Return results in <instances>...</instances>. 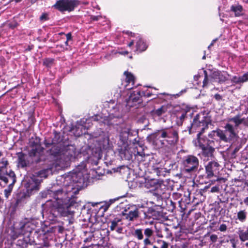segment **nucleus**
Listing matches in <instances>:
<instances>
[{
    "label": "nucleus",
    "instance_id": "23",
    "mask_svg": "<svg viewBox=\"0 0 248 248\" xmlns=\"http://www.w3.org/2000/svg\"><path fill=\"white\" fill-rule=\"evenodd\" d=\"M31 223L29 222H21L19 224V227L17 230L18 233L20 234H24L27 232H32V228L30 226Z\"/></svg>",
    "mask_w": 248,
    "mask_h": 248
},
{
    "label": "nucleus",
    "instance_id": "14",
    "mask_svg": "<svg viewBox=\"0 0 248 248\" xmlns=\"http://www.w3.org/2000/svg\"><path fill=\"white\" fill-rule=\"evenodd\" d=\"M78 152L74 146H68L66 148L63 147L62 159L64 162L74 161L78 155Z\"/></svg>",
    "mask_w": 248,
    "mask_h": 248
},
{
    "label": "nucleus",
    "instance_id": "43",
    "mask_svg": "<svg viewBox=\"0 0 248 248\" xmlns=\"http://www.w3.org/2000/svg\"><path fill=\"white\" fill-rule=\"evenodd\" d=\"M203 191L208 192L218 193L219 191V187L218 186H215L211 188L209 186H205Z\"/></svg>",
    "mask_w": 248,
    "mask_h": 248
},
{
    "label": "nucleus",
    "instance_id": "15",
    "mask_svg": "<svg viewBox=\"0 0 248 248\" xmlns=\"http://www.w3.org/2000/svg\"><path fill=\"white\" fill-rule=\"evenodd\" d=\"M126 106L129 108L133 107L137 104H140L142 102L141 91H133L128 98L126 99Z\"/></svg>",
    "mask_w": 248,
    "mask_h": 248
},
{
    "label": "nucleus",
    "instance_id": "34",
    "mask_svg": "<svg viewBox=\"0 0 248 248\" xmlns=\"http://www.w3.org/2000/svg\"><path fill=\"white\" fill-rule=\"evenodd\" d=\"M29 237H25L19 239L16 242V245L20 247V248H27L29 245H31L29 241Z\"/></svg>",
    "mask_w": 248,
    "mask_h": 248
},
{
    "label": "nucleus",
    "instance_id": "47",
    "mask_svg": "<svg viewBox=\"0 0 248 248\" xmlns=\"http://www.w3.org/2000/svg\"><path fill=\"white\" fill-rule=\"evenodd\" d=\"M115 201V200H110L108 202H105L103 205H101L100 207V208H103L104 210L105 211L108 209L110 205Z\"/></svg>",
    "mask_w": 248,
    "mask_h": 248
},
{
    "label": "nucleus",
    "instance_id": "4",
    "mask_svg": "<svg viewBox=\"0 0 248 248\" xmlns=\"http://www.w3.org/2000/svg\"><path fill=\"white\" fill-rule=\"evenodd\" d=\"M2 155L1 152H0V157ZM8 165V162L5 157L1 158L0 161V180L3 181L6 184L9 182L11 183L9 187L13 186L16 182V177L15 172L10 170L9 172L7 170V166Z\"/></svg>",
    "mask_w": 248,
    "mask_h": 248
},
{
    "label": "nucleus",
    "instance_id": "45",
    "mask_svg": "<svg viewBox=\"0 0 248 248\" xmlns=\"http://www.w3.org/2000/svg\"><path fill=\"white\" fill-rule=\"evenodd\" d=\"M54 62V59L52 58H46L44 60L43 64L46 67H50Z\"/></svg>",
    "mask_w": 248,
    "mask_h": 248
},
{
    "label": "nucleus",
    "instance_id": "12",
    "mask_svg": "<svg viewBox=\"0 0 248 248\" xmlns=\"http://www.w3.org/2000/svg\"><path fill=\"white\" fill-rule=\"evenodd\" d=\"M205 168L206 178L211 179L218 176L220 166L217 161L212 160L208 162L205 166Z\"/></svg>",
    "mask_w": 248,
    "mask_h": 248
},
{
    "label": "nucleus",
    "instance_id": "61",
    "mask_svg": "<svg viewBox=\"0 0 248 248\" xmlns=\"http://www.w3.org/2000/svg\"><path fill=\"white\" fill-rule=\"evenodd\" d=\"M244 118V121L242 123V124L246 126H248V119H246L245 118Z\"/></svg>",
    "mask_w": 248,
    "mask_h": 248
},
{
    "label": "nucleus",
    "instance_id": "58",
    "mask_svg": "<svg viewBox=\"0 0 248 248\" xmlns=\"http://www.w3.org/2000/svg\"><path fill=\"white\" fill-rule=\"evenodd\" d=\"M214 98L217 100V101H220L222 99V96L219 94V93H216L214 95Z\"/></svg>",
    "mask_w": 248,
    "mask_h": 248
},
{
    "label": "nucleus",
    "instance_id": "57",
    "mask_svg": "<svg viewBox=\"0 0 248 248\" xmlns=\"http://www.w3.org/2000/svg\"><path fill=\"white\" fill-rule=\"evenodd\" d=\"M101 18L100 16H91L90 19L92 21H98Z\"/></svg>",
    "mask_w": 248,
    "mask_h": 248
},
{
    "label": "nucleus",
    "instance_id": "2",
    "mask_svg": "<svg viewBox=\"0 0 248 248\" xmlns=\"http://www.w3.org/2000/svg\"><path fill=\"white\" fill-rule=\"evenodd\" d=\"M149 142L157 148L176 145L179 140L178 129L172 126L156 130L147 137Z\"/></svg>",
    "mask_w": 248,
    "mask_h": 248
},
{
    "label": "nucleus",
    "instance_id": "24",
    "mask_svg": "<svg viewBox=\"0 0 248 248\" xmlns=\"http://www.w3.org/2000/svg\"><path fill=\"white\" fill-rule=\"evenodd\" d=\"M18 157V162L21 168H25L29 166L30 161L26 159V155L22 152H18L16 154Z\"/></svg>",
    "mask_w": 248,
    "mask_h": 248
},
{
    "label": "nucleus",
    "instance_id": "56",
    "mask_svg": "<svg viewBox=\"0 0 248 248\" xmlns=\"http://www.w3.org/2000/svg\"><path fill=\"white\" fill-rule=\"evenodd\" d=\"M227 227L225 224H222L220 225L219 230L221 232H225L227 230Z\"/></svg>",
    "mask_w": 248,
    "mask_h": 248
},
{
    "label": "nucleus",
    "instance_id": "59",
    "mask_svg": "<svg viewBox=\"0 0 248 248\" xmlns=\"http://www.w3.org/2000/svg\"><path fill=\"white\" fill-rule=\"evenodd\" d=\"M65 35H66V40H67V41L72 40V36L71 32H68Z\"/></svg>",
    "mask_w": 248,
    "mask_h": 248
},
{
    "label": "nucleus",
    "instance_id": "27",
    "mask_svg": "<svg viewBox=\"0 0 248 248\" xmlns=\"http://www.w3.org/2000/svg\"><path fill=\"white\" fill-rule=\"evenodd\" d=\"M168 107L163 105L157 109H154L151 112V115L154 117H160L167 112Z\"/></svg>",
    "mask_w": 248,
    "mask_h": 248
},
{
    "label": "nucleus",
    "instance_id": "49",
    "mask_svg": "<svg viewBox=\"0 0 248 248\" xmlns=\"http://www.w3.org/2000/svg\"><path fill=\"white\" fill-rule=\"evenodd\" d=\"M141 94L142 95V97L144 96L146 97H150L153 95V94L148 90L141 92Z\"/></svg>",
    "mask_w": 248,
    "mask_h": 248
},
{
    "label": "nucleus",
    "instance_id": "46",
    "mask_svg": "<svg viewBox=\"0 0 248 248\" xmlns=\"http://www.w3.org/2000/svg\"><path fill=\"white\" fill-rule=\"evenodd\" d=\"M156 243L158 245H161L160 248H169V243L164 240H162L161 239H158V240H157Z\"/></svg>",
    "mask_w": 248,
    "mask_h": 248
},
{
    "label": "nucleus",
    "instance_id": "21",
    "mask_svg": "<svg viewBox=\"0 0 248 248\" xmlns=\"http://www.w3.org/2000/svg\"><path fill=\"white\" fill-rule=\"evenodd\" d=\"M163 186V181H159L157 179H152L145 181L144 186L147 188H154L155 190L157 186Z\"/></svg>",
    "mask_w": 248,
    "mask_h": 248
},
{
    "label": "nucleus",
    "instance_id": "10",
    "mask_svg": "<svg viewBox=\"0 0 248 248\" xmlns=\"http://www.w3.org/2000/svg\"><path fill=\"white\" fill-rule=\"evenodd\" d=\"M145 235V239L143 240V244L145 246L150 245L152 242L150 238L154 235V231L152 228H147L144 230L140 228H137L134 230L133 232V235L138 240H141L143 239V234Z\"/></svg>",
    "mask_w": 248,
    "mask_h": 248
},
{
    "label": "nucleus",
    "instance_id": "30",
    "mask_svg": "<svg viewBox=\"0 0 248 248\" xmlns=\"http://www.w3.org/2000/svg\"><path fill=\"white\" fill-rule=\"evenodd\" d=\"M243 11V8L240 4L232 5L230 8V11L233 12L236 17L242 16Z\"/></svg>",
    "mask_w": 248,
    "mask_h": 248
},
{
    "label": "nucleus",
    "instance_id": "28",
    "mask_svg": "<svg viewBox=\"0 0 248 248\" xmlns=\"http://www.w3.org/2000/svg\"><path fill=\"white\" fill-rule=\"evenodd\" d=\"M136 46V51L139 52H142L145 51L148 47V45L146 42L140 37H139L138 40L137 41Z\"/></svg>",
    "mask_w": 248,
    "mask_h": 248
},
{
    "label": "nucleus",
    "instance_id": "37",
    "mask_svg": "<svg viewBox=\"0 0 248 248\" xmlns=\"http://www.w3.org/2000/svg\"><path fill=\"white\" fill-rule=\"evenodd\" d=\"M44 144L46 148H48L51 147V146L57 145V143L53 136L49 137H46L44 140Z\"/></svg>",
    "mask_w": 248,
    "mask_h": 248
},
{
    "label": "nucleus",
    "instance_id": "39",
    "mask_svg": "<svg viewBox=\"0 0 248 248\" xmlns=\"http://www.w3.org/2000/svg\"><path fill=\"white\" fill-rule=\"evenodd\" d=\"M247 216L248 212L245 209L240 210L237 213L236 219L238 220L241 222H244L247 219Z\"/></svg>",
    "mask_w": 248,
    "mask_h": 248
},
{
    "label": "nucleus",
    "instance_id": "17",
    "mask_svg": "<svg viewBox=\"0 0 248 248\" xmlns=\"http://www.w3.org/2000/svg\"><path fill=\"white\" fill-rule=\"evenodd\" d=\"M51 148L46 151L55 160H62L64 146L63 145H54Z\"/></svg>",
    "mask_w": 248,
    "mask_h": 248
},
{
    "label": "nucleus",
    "instance_id": "63",
    "mask_svg": "<svg viewBox=\"0 0 248 248\" xmlns=\"http://www.w3.org/2000/svg\"><path fill=\"white\" fill-rule=\"evenodd\" d=\"M64 230V228L62 226H59L58 227V232L60 233H62Z\"/></svg>",
    "mask_w": 248,
    "mask_h": 248
},
{
    "label": "nucleus",
    "instance_id": "54",
    "mask_svg": "<svg viewBox=\"0 0 248 248\" xmlns=\"http://www.w3.org/2000/svg\"><path fill=\"white\" fill-rule=\"evenodd\" d=\"M48 19V14L46 13H43L40 17V20L41 21H46Z\"/></svg>",
    "mask_w": 248,
    "mask_h": 248
},
{
    "label": "nucleus",
    "instance_id": "29",
    "mask_svg": "<svg viewBox=\"0 0 248 248\" xmlns=\"http://www.w3.org/2000/svg\"><path fill=\"white\" fill-rule=\"evenodd\" d=\"M122 219L121 218L116 217L113 219L109 220L108 224V227L110 228L111 231H113L118 227V224L120 222H121Z\"/></svg>",
    "mask_w": 248,
    "mask_h": 248
},
{
    "label": "nucleus",
    "instance_id": "19",
    "mask_svg": "<svg viewBox=\"0 0 248 248\" xmlns=\"http://www.w3.org/2000/svg\"><path fill=\"white\" fill-rule=\"evenodd\" d=\"M122 214L125 219L129 221H133L137 219L140 217L141 212L139 211V209L135 207L134 209H131L129 211L125 210Z\"/></svg>",
    "mask_w": 248,
    "mask_h": 248
},
{
    "label": "nucleus",
    "instance_id": "52",
    "mask_svg": "<svg viewBox=\"0 0 248 248\" xmlns=\"http://www.w3.org/2000/svg\"><path fill=\"white\" fill-rule=\"evenodd\" d=\"M18 25V24L16 22H15V21L10 22V23H8V26L9 27V28L13 29V30L15 29L16 28Z\"/></svg>",
    "mask_w": 248,
    "mask_h": 248
},
{
    "label": "nucleus",
    "instance_id": "38",
    "mask_svg": "<svg viewBox=\"0 0 248 248\" xmlns=\"http://www.w3.org/2000/svg\"><path fill=\"white\" fill-rule=\"evenodd\" d=\"M50 170L49 169H43L39 170V171L35 173V174L33 175V176L37 177L39 179L41 180V183L43 181V178H46L48 174V172Z\"/></svg>",
    "mask_w": 248,
    "mask_h": 248
},
{
    "label": "nucleus",
    "instance_id": "44",
    "mask_svg": "<svg viewBox=\"0 0 248 248\" xmlns=\"http://www.w3.org/2000/svg\"><path fill=\"white\" fill-rule=\"evenodd\" d=\"M166 186L163 184V186L160 187L157 186L156 187L155 190L156 191V194L158 195H161L165 193Z\"/></svg>",
    "mask_w": 248,
    "mask_h": 248
},
{
    "label": "nucleus",
    "instance_id": "55",
    "mask_svg": "<svg viewBox=\"0 0 248 248\" xmlns=\"http://www.w3.org/2000/svg\"><path fill=\"white\" fill-rule=\"evenodd\" d=\"M242 83L246 82L248 81V72L245 73L241 76Z\"/></svg>",
    "mask_w": 248,
    "mask_h": 248
},
{
    "label": "nucleus",
    "instance_id": "64",
    "mask_svg": "<svg viewBox=\"0 0 248 248\" xmlns=\"http://www.w3.org/2000/svg\"><path fill=\"white\" fill-rule=\"evenodd\" d=\"M5 192V195L7 197H8V196L11 193V190H7V189H5L4 190Z\"/></svg>",
    "mask_w": 248,
    "mask_h": 248
},
{
    "label": "nucleus",
    "instance_id": "3",
    "mask_svg": "<svg viewBox=\"0 0 248 248\" xmlns=\"http://www.w3.org/2000/svg\"><path fill=\"white\" fill-rule=\"evenodd\" d=\"M209 124L210 122L206 116L197 114L193 119L190 126H187L188 133L191 134L196 131H199L198 133H204L208 129Z\"/></svg>",
    "mask_w": 248,
    "mask_h": 248
},
{
    "label": "nucleus",
    "instance_id": "35",
    "mask_svg": "<svg viewBox=\"0 0 248 248\" xmlns=\"http://www.w3.org/2000/svg\"><path fill=\"white\" fill-rule=\"evenodd\" d=\"M221 131V129L219 128H217L215 130H213L211 131L208 135L209 138H210V140H213L217 141V138H219V139L220 141H221V138L220 136V131Z\"/></svg>",
    "mask_w": 248,
    "mask_h": 248
},
{
    "label": "nucleus",
    "instance_id": "31",
    "mask_svg": "<svg viewBox=\"0 0 248 248\" xmlns=\"http://www.w3.org/2000/svg\"><path fill=\"white\" fill-rule=\"evenodd\" d=\"M39 147H43L41 145V139L36 136L34 138L32 137L29 142V148Z\"/></svg>",
    "mask_w": 248,
    "mask_h": 248
},
{
    "label": "nucleus",
    "instance_id": "48",
    "mask_svg": "<svg viewBox=\"0 0 248 248\" xmlns=\"http://www.w3.org/2000/svg\"><path fill=\"white\" fill-rule=\"evenodd\" d=\"M241 76L240 77H237V76H233L231 80L232 82L235 83V84H240L242 83V81L241 79Z\"/></svg>",
    "mask_w": 248,
    "mask_h": 248
},
{
    "label": "nucleus",
    "instance_id": "33",
    "mask_svg": "<svg viewBox=\"0 0 248 248\" xmlns=\"http://www.w3.org/2000/svg\"><path fill=\"white\" fill-rule=\"evenodd\" d=\"M214 146H210L207 147L200 148L202 149V155L205 157H212L213 156V153L215 151Z\"/></svg>",
    "mask_w": 248,
    "mask_h": 248
},
{
    "label": "nucleus",
    "instance_id": "41",
    "mask_svg": "<svg viewBox=\"0 0 248 248\" xmlns=\"http://www.w3.org/2000/svg\"><path fill=\"white\" fill-rule=\"evenodd\" d=\"M53 133L54 138L56 140L57 145H62L63 142H62V140L61 137V133L54 130H53Z\"/></svg>",
    "mask_w": 248,
    "mask_h": 248
},
{
    "label": "nucleus",
    "instance_id": "36",
    "mask_svg": "<svg viewBox=\"0 0 248 248\" xmlns=\"http://www.w3.org/2000/svg\"><path fill=\"white\" fill-rule=\"evenodd\" d=\"M99 147L101 151L107 150L110 148L109 140L108 138H104L99 141Z\"/></svg>",
    "mask_w": 248,
    "mask_h": 248
},
{
    "label": "nucleus",
    "instance_id": "26",
    "mask_svg": "<svg viewBox=\"0 0 248 248\" xmlns=\"http://www.w3.org/2000/svg\"><path fill=\"white\" fill-rule=\"evenodd\" d=\"M124 74L125 76V81L127 83L125 87H127L129 84H131L132 86L129 88H127V89L128 90L133 89L134 88L135 81V77L131 72L128 71H125Z\"/></svg>",
    "mask_w": 248,
    "mask_h": 248
},
{
    "label": "nucleus",
    "instance_id": "25",
    "mask_svg": "<svg viewBox=\"0 0 248 248\" xmlns=\"http://www.w3.org/2000/svg\"><path fill=\"white\" fill-rule=\"evenodd\" d=\"M130 130L129 128L122 129L120 133L119 139L120 141L118 143L124 144V143L128 144V139L129 135Z\"/></svg>",
    "mask_w": 248,
    "mask_h": 248
},
{
    "label": "nucleus",
    "instance_id": "11",
    "mask_svg": "<svg viewBox=\"0 0 248 248\" xmlns=\"http://www.w3.org/2000/svg\"><path fill=\"white\" fill-rule=\"evenodd\" d=\"M84 169L85 166L79 165L77 169L74 170L69 176L71 182L83 184L85 182L84 173L86 171Z\"/></svg>",
    "mask_w": 248,
    "mask_h": 248
},
{
    "label": "nucleus",
    "instance_id": "18",
    "mask_svg": "<svg viewBox=\"0 0 248 248\" xmlns=\"http://www.w3.org/2000/svg\"><path fill=\"white\" fill-rule=\"evenodd\" d=\"M203 133H198L197 135V142L196 145L200 148L214 146L215 141L208 139L206 136H202Z\"/></svg>",
    "mask_w": 248,
    "mask_h": 248
},
{
    "label": "nucleus",
    "instance_id": "22",
    "mask_svg": "<svg viewBox=\"0 0 248 248\" xmlns=\"http://www.w3.org/2000/svg\"><path fill=\"white\" fill-rule=\"evenodd\" d=\"M228 76L229 75L226 72H222L219 71H216L212 73L213 78L217 80L219 83H223L226 81L228 79Z\"/></svg>",
    "mask_w": 248,
    "mask_h": 248
},
{
    "label": "nucleus",
    "instance_id": "60",
    "mask_svg": "<svg viewBox=\"0 0 248 248\" xmlns=\"http://www.w3.org/2000/svg\"><path fill=\"white\" fill-rule=\"evenodd\" d=\"M243 202L246 206H248V196L244 199ZM240 203V204H242L243 202H241Z\"/></svg>",
    "mask_w": 248,
    "mask_h": 248
},
{
    "label": "nucleus",
    "instance_id": "13",
    "mask_svg": "<svg viewBox=\"0 0 248 248\" xmlns=\"http://www.w3.org/2000/svg\"><path fill=\"white\" fill-rule=\"evenodd\" d=\"M117 151L119 156L122 160L129 161L132 159L133 153L128 144H120L118 143Z\"/></svg>",
    "mask_w": 248,
    "mask_h": 248
},
{
    "label": "nucleus",
    "instance_id": "20",
    "mask_svg": "<svg viewBox=\"0 0 248 248\" xmlns=\"http://www.w3.org/2000/svg\"><path fill=\"white\" fill-rule=\"evenodd\" d=\"M152 170L158 176L165 177L167 174L170 172V170H167L166 168L162 167L159 164H154L152 166Z\"/></svg>",
    "mask_w": 248,
    "mask_h": 248
},
{
    "label": "nucleus",
    "instance_id": "50",
    "mask_svg": "<svg viewBox=\"0 0 248 248\" xmlns=\"http://www.w3.org/2000/svg\"><path fill=\"white\" fill-rule=\"evenodd\" d=\"M203 72L204 74V78L203 81V86H206L208 84V78L207 71L206 70H204Z\"/></svg>",
    "mask_w": 248,
    "mask_h": 248
},
{
    "label": "nucleus",
    "instance_id": "53",
    "mask_svg": "<svg viewBox=\"0 0 248 248\" xmlns=\"http://www.w3.org/2000/svg\"><path fill=\"white\" fill-rule=\"evenodd\" d=\"M56 48H60L59 50L61 51H64L68 50V48L67 47H65L64 45H62V44L57 45Z\"/></svg>",
    "mask_w": 248,
    "mask_h": 248
},
{
    "label": "nucleus",
    "instance_id": "16",
    "mask_svg": "<svg viewBox=\"0 0 248 248\" xmlns=\"http://www.w3.org/2000/svg\"><path fill=\"white\" fill-rule=\"evenodd\" d=\"M192 108L188 106H183L182 108L176 110V124L178 126H182L185 119L186 117L187 113L190 111Z\"/></svg>",
    "mask_w": 248,
    "mask_h": 248
},
{
    "label": "nucleus",
    "instance_id": "42",
    "mask_svg": "<svg viewBox=\"0 0 248 248\" xmlns=\"http://www.w3.org/2000/svg\"><path fill=\"white\" fill-rule=\"evenodd\" d=\"M238 235L240 239L244 242L246 240H248V230L244 231L243 230H240L238 232Z\"/></svg>",
    "mask_w": 248,
    "mask_h": 248
},
{
    "label": "nucleus",
    "instance_id": "9",
    "mask_svg": "<svg viewBox=\"0 0 248 248\" xmlns=\"http://www.w3.org/2000/svg\"><path fill=\"white\" fill-rule=\"evenodd\" d=\"M28 155L31 159V163L35 164L45 162L47 159L44 147L29 148Z\"/></svg>",
    "mask_w": 248,
    "mask_h": 248
},
{
    "label": "nucleus",
    "instance_id": "7",
    "mask_svg": "<svg viewBox=\"0 0 248 248\" xmlns=\"http://www.w3.org/2000/svg\"><path fill=\"white\" fill-rule=\"evenodd\" d=\"M80 4V1L79 0H58L52 7L61 12H70L74 11Z\"/></svg>",
    "mask_w": 248,
    "mask_h": 248
},
{
    "label": "nucleus",
    "instance_id": "8",
    "mask_svg": "<svg viewBox=\"0 0 248 248\" xmlns=\"http://www.w3.org/2000/svg\"><path fill=\"white\" fill-rule=\"evenodd\" d=\"M224 130L220 131L221 141L225 142H233L238 138V133L233 125L230 123H227L224 127Z\"/></svg>",
    "mask_w": 248,
    "mask_h": 248
},
{
    "label": "nucleus",
    "instance_id": "40",
    "mask_svg": "<svg viewBox=\"0 0 248 248\" xmlns=\"http://www.w3.org/2000/svg\"><path fill=\"white\" fill-rule=\"evenodd\" d=\"M248 184V182L239 179H234L232 181V185L236 187H240L241 188H245Z\"/></svg>",
    "mask_w": 248,
    "mask_h": 248
},
{
    "label": "nucleus",
    "instance_id": "1",
    "mask_svg": "<svg viewBox=\"0 0 248 248\" xmlns=\"http://www.w3.org/2000/svg\"><path fill=\"white\" fill-rule=\"evenodd\" d=\"M55 200L51 202L49 212L53 217H66L72 215L75 211L73 210L78 206L77 198L71 196L65 197L66 194L61 189H59L50 193Z\"/></svg>",
    "mask_w": 248,
    "mask_h": 248
},
{
    "label": "nucleus",
    "instance_id": "62",
    "mask_svg": "<svg viewBox=\"0 0 248 248\" xmlns=\"http://www.w3.org/2000/svg\"><path fill=\"white\" fill-rule=\"evenodd\" d=\"M116 231L117 232L121 233L123 231V228L122 227H118L116 229Z\"/></svg>",
    "mask_w": 248,
    "mask_h": 248
},
{
    "label": "nucleus",
    "instance_id": "6",
    "mask_svg": "<svg viewBox=\"0 0 248 248\" xmlns=\"http://www.w3.org/2000/svg\"><path fill=\"white\" fill-rule=\"evenodd\" d=\"M183 171L191 173L195 172L199 166L198 158L192 155H188L183 157L182 160Z\"/></svg>",
    "mask_w": 248,
    "mask_h": 248
},
{
    "label": "nucleus",
    "instance_id": "51",
    "mask_svg": "<svg viewBox=\"0 0 248 248\" xmlns=\"http://www.w3.org/2000/svg\"><path fill=\"white\" fill-rule=\"evenodd\" d=\"M217 239H218V237L217 234H212L210 236V241L212 243H216L217 241Z\"/></svg>",
    "mask_w": 248,
    "mask_h": 248
},
{
    "label": "nucleus",
    "instance_id": "5",
    "mask_svg": "<svg viewBox=\"0 0 248 248\" xmlns=\"http://www.w3.org/2000/svg\"><path fill=\"white\" fill-rule=\"evenodd\" d=\"M38 179L37 177L33 176V175L31 177L30 179L29 180L25 185L27 189L26 192L23 193L21 198H18L16 199L15 206H18L21 202L22 199L26 196L30 197L39 190L41 180Z\"/></svg>",
    "mask_w": 248,
    "mask_h": 248
},
{
    "label": "nucleus",
    "instance_id": "32",
    "mask_svg": "<svg viewBox=\"0 0 248 248\" xmlns=\"http://www.w3.org/2000/svg\"><path fill=\"white\" fill-rule=\"evenodd\" d=\"M244 118H241L239 114L236 115L234 117L230 118L229 121L234 123L233 127L236 130L237 129L238 126L243 122Z\"/></svg>",
    "mask_w": 248,
    "mask_h": 248
}]
</instances>
